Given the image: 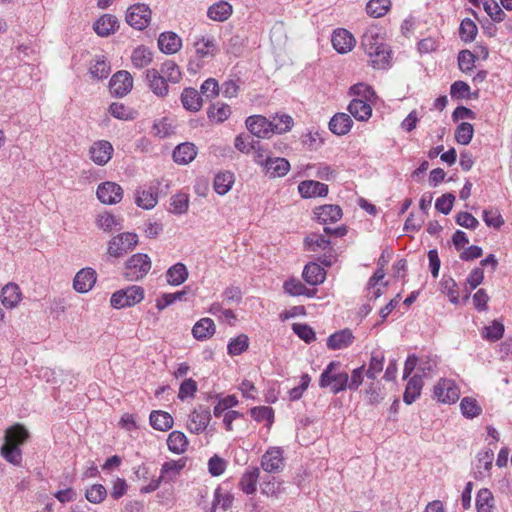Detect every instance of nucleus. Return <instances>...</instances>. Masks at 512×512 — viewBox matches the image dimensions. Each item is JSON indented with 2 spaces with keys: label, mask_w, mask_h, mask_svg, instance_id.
I'll use <instances>...</instances> for the list:
<instances>
[{
  "label": "nucleus",
  "mask_w": 512,
  "mask_h": 512,
  "mask_svg": "<svg viewBox=\"0 0 512 512\" xmlns=\"http://www.w3.org/2000/svg\"><path fill=\"white\" fill-rule=\"evenodd\" d=\"M113 151V146L109 141L98 140L91 145L89 155L95 164L103 166L111 159Z\"/></svg>",
  "instance_id": "dca6fc26"
},
{
  "label": "nucleus",
  "mask_w": 512,
  "mask_h": 512,
  "mask_svg": "<svg viewBox=\"0 0 512 512\" xmlns=\"http://www.w3.org/2000/svg\"><path fill=\"white\" fill-rule=\"evenodd\" d=\"M260 488L262 494L271 497H278L284 491L282 482L277 481L275 477L271 476L263 479Z\"/></svg>",
  "instance_id": "de8ad7c7"
},
{
  "label": "nucleus",
  "mask_w": 512,
  "mask_h": 512,
  "mask_svg": "<svg viewBox=\"0 0 512 512\" xmlns=\"http://www.w3.org/2000/svg\"><path fill=\"white\" fill-rule=\"evenodd\" d=\"M138 243V237L134 233L125 232L118 234L108 242V254L119 258L132 250Z\"/></svg>",
  "instance_id": "0eeeda50"
},
{
  "label": "nucleus",
  "mask_w": 512,
  "mask_h": 512,
  "mask_svg": "<svg viewBox=\"0 0 512 512\" xmlns=\"http://www.w3.org/2000/svg\"><path fill=\"white\" fill-rule=\"evenodd\" d=\"M390 5V0H370L366 5V12L374 18H379L387 13Z\"/></svg>",
  "instance_id": "5fc2aeb1"
},
{
  "label": "nucleus",
  "mask_w": 512,
  "mask_h": 512,
  "mask_svg": "<svg viewBox=\"0 0 512 512\" xmlns=\"http://www.w3.org/2000/svg\"><path fill=\"white\" fill-rule=\"evenodd\" d=\"M185 466L186 460L183 458L164 462L160 469V480L166 483L174 481Z\"/></svg>",
  "instance_id": "6ab92c4d"
},
{
  "label": "nucleus",
  "mask_w": 512,
  "mask_h": 512,
  "mask_svg": "<svg viewBox=\"0 0 512 512\" xmlns=\"http://www.w3.org/2000/svg\"><path fill=\"white\" fill-rule=\"evenodd\" d=\"M160 74L171 83H178L181 80V71L178 65L171 60L164 62L160 69Z\"/></svg>",
  "instance_id": "603ef678"
},
{
  "label": "nucleus",
  "mask_w": 512,
  "mask_h": 512,
  "mask_svg": "<svg viewBox=\"0 0 512 512\" xmlns=\"http://www.w3.org/2000/svg\"><path fill=\"white\" fill-rule=\"evenodd\" d=\"M151 426L158 431H167L173 426V417L165 411H152L149 417Z\"/></svg>",
  "instance_id": "72a5a7b5"
},
{
  "label": "nucleus",
  "mask_w": 512,
  "mask_h": 512,
  "mask_svg": "<svg viewBox=\"0 0 512 512\" xmlns=\"http://www.w3.org/2000/svg\"><path fill=\"white\" fill-rule=\"evenodd\" d=\"M304 245L306 250L315 252L319 249H327L330 241L324 235L312 233L305 238Z\"/></svg>",
  "instance_id": "09e8293b"
},
{
  "label": "nucleus",
  "mask_w": 512,
  "mask_h": 512,
  "mask_svg": "<svg viewBox=\"0 0 512 512\" xmlns=\"http://www.w3.org/2000/svg\"><path fill=\"white\" fill-rule=\"evenodd\" d=\"M146 80L149 84L152 92L160 97H164L167 95L169 88L167 85V80L160 74L157 69H148L146 71Z\"/></svg>",
  "instance_id": "aec40b11"
},
{
  "label": "nucleus",
  "mask_w": 512,
  "mask_h": 512,
  "mask_svg": "<svg viewBox=\"0 0 512 512\" xmlns=\"http://www.w3.org/2000/svg\"><path fill=\"white\" fill-rule=\"evenodd\" d=\"M150 20L151 10L145 4H134L127 10L126 21L135 29L142 30L146 28Z\"/></svg>",
  "instance_id": "1a4fd4ad"
},
{
  "label": "nucleus",
  "mask_w": 512,
  "mask_h": 512,
  "mask_svg": "<svg viewBox=\"0 0 512 512\" xmlns=\"http://www.w3.org/2000/svg\"><path fill=\"white\" fill-rule=\"evenodd\" d=\"M107 490L102 484H94L85 492V498L93 504H99L105 500Z\"/></svg>",
  "instance_id": "680f3d73"
},
{
  "label": "nucleus",
  "mask_w": 512,
  "mask_h": 512,
  "mask_svg": "<svg viewBox=\"0 0 512 512\" xmlns=\"http://www.w3.org/2000/svg\"><path fill=\"white\" fill-rule=\"evenodd\" d=\"M189 207V198L185 193H178L170 199V211L174 214H184Z\"/></svg>",
  "instance_id": "bf43d9fd"
},
{
  "label": "nucleus",
  "mask_w": 512,
  "mask_h": 512,
  "mask_svg": "<svg viewBox=\"0 0 512 512\" xmlns=\"http://www.w3.org/2000/svg\"><path fill=\"white\" fill-rule=\"evenodd\" d=\"M153 60L152 51L145 47L139 46L135 48L131 55V61L135 68L142 69L147 67Z\"/></svg>",
  "instance_id": "ea45409f"
},
{
  "label": "nucleus",
  "mask_w": 512,
  "mask_h": 512,
  "mask_svg": "<svg viewBox=\"0 0 512 512\" xmlns=\"http://www.w3.org/2000/svg\"><path fill=\"white\" fill-rule=\"evenodd\" d=\"M333 48L340 54L350 52L356 45V39L351 32L346 29H336L331 37Z\"/></svg>",
  "instance_id": "2eb2a0df"
},
{
  "label": "nucleus",
  "mask_w": 512,
  "mask_h": 512,
  "mask_svg": "<svg viewBox=\"0 0 512 512\" xmlns=\"http://www.w3.org/2000/svg\"><path fill=\"white\" fill-rule=\"evenodd\" d=\"M385 357L383 352L377 350L371 353L368 369H365V375L370 380H375L382 372L384 367Z\"/></svg>",
  "instance_id": "4c0bfd02"
},
{
  "label": "nucleus",
  "mask_w": 512,
  "mask_h": 512,
  "mask_svg": "<svg viewBox=\"0 0 512 512\" xmlns=\"http://www.w3.org/2000/svg\"><path fill=\"white\" fill-rule=\"evenodd\" d=\"M360 98L353 99L348 105L350 114L359 121H367L372 115V104Z\"/></svg>",
  "instance_id": "393cba45"
},
{
  "label": "nucleus",
  "mask_w": 512,
  "mask_h": 512,
  "mask_svg": "<svg viewBox=\"0 0 512 512\" xmlns=\"http://www.w3.org/2000/svg\"><path fill=\"white\" fill-rule=\"evenodd\" d=\"M474 134L473 125L468 122H462L455 131V140L461 145H468Z\"/></svg>",
  "instance_id": "4d7b16f0"
},
{
  "label": "nucleus",
  "mask_w": 512,
  "mask_h": 512,
  "mask_svg": "<svg viewBox=\"0 0 512 512\" xmlns=\"http://www.w3.org/2000/svg\"><path fill=\"white\" fill-rule=\"evenodd\" d=\"M434 398L444 404L455 403L460 396L459 388L451 379H440L433 389Z\"/></svg>",
  "instance_id": "6e6552de"
},
{
  "label": "nucleus",
  "mask_w": 512,
  "mask_h": 512,
  "mask_svg": "<svg viewBox=\"0 0 512 512\" xmlns=\"http://www.w3.org/2000/svg\"><path fill=\"white\" fill-rule=\"evenodd\" d=\"M188 270L186 266L178 262L172 265L166 272L167 283L172 286H179L184 283L188 278Z\"/></svg>",
  "instance_id": "f704fd0d"
},
{
  "label": "nucleus",
  "mask_w": 512,
  "mask_h": 512,
  "mask_svg": "<svg viewBox=\"0 0 512 512\" xmlns=\"http://www.w3.org/2000/svg\"><path fill=\"white\" fill-rule=\"evenodd\" d=\"M197 155L196 146L193 143L179 144L173 151V159L178 164H188L195 159Z\"/></svg>",
  "instance_id": "cd10ccee"
},
{
  "label": "nucleus",
  "mask_w": 512,
  "mask_h": 512,
  "mask_svg": "<svg viewBox=\"0 0 512 512\" xmlns=\"http://www.w3.org/2000/svg\"><path fill=\"white\" fill-rule=\"evenodd\" d=\"M181 102L189 111H199L202 106V98L194 88H185L181 94Z\"/></svg>",
  "instance_id": "e433bc0d"
},
{
  "label": "nucleus",
  "mask_w": 512,
  "mask_h": 512,
  "mask_svg": "<svg viewBox=\"0 0 512 512\" xmlns=\"http://www.w3.org/2000/svg\"><path fill=\"white\" fill-rule=\"evenodd\" d=\"M355 337L348 328L333 333L327 339V347L331 350H341L349 347Z\"/></svg>",
  "instance_id": "4be33fe9"
},
{
  "label": "nucleus",
  "mask_w": 512,
  "mask_h": 512,
  "mask_svg": "<svg viewBox=\"0 0 512 512\" xmlns=\"http://www.w3.org/2000/svg\"><path fill=\"white\" fill-rule=\"evenodd\" d=\"M350 92L357 96V98L363 99L364 101L374 102L376 94L373 89L364 83H358L350 88Z\"/></svg>",
  "instance_id": "0e129e2a"
},
{
  "label": "nucleus",
  "mask_w": 512,
  "mask_h": 512,
  "mask_svg": "<svg viewBox=\"0 0 512 512\" xmlns=\"http://www.w3.org/2000/svg\"><path fill=\"white\" fill-rule=\"evenodd\" d=\"M325 271L317 263H309L304 267L303 278L310 285L321 284L325 280Z\"/></svg>",
  "instance_id": "c9c22d12"
},
{
  "label": "nucleus",
  "mask_w": 512,
  "mask_h": 512,
  "mask_svg": "<svg viewBox=\"0 0 512 512\" xmlns=\"http://www.w3.org/2000/svg\"><path fill=\"white\" fill-rule=\"evenodd\" d=\"M263 170L271 178L283 177L289 172L290 163L282 157H271Z\"/></svg>",
  "instance_id": "b1692460"
},
{
  "label": "nucleus",
  "mask_w": 512,
  "mask_h": 512,
  "mask_svg": "<svg viewBox=\"0 0 512 512\" xmlns=\"http://www.w3.org/2000/svg\"><path fill=\"white\" fill-rule=\"evenodd\" d=\"M96 194L101 203L113 205L122 200L123 189L115 182L106 181L98 186Z\"/></svg>",
  "instance_id": "f8f14e48"
},
{
  "label": "nucleus",
  "mask_w": 512,
  "mask_h": 512,
  "mask_svg": "<svg viewBox=\"0 0 512 512\" xmlns=\"http://www.w3.org/2000/svg\"><path fill=\"white\" fill-rule=\"evenodd\" d=\"M151 269V259L147 254L137 253L126 262L124 276L128 281H138Z\"/></svg>",
  "instance_id": "423d86ee"
},
{
  "label": "nucleus",
  "mask_w": 512,
  "mask_h": 512,
  "mask_svg": "<svg viewBox=\"0 0 512 512\" xmlns=\"http://www.w3.org/2000/svg\"><path fill=\"white\" fill-rule=\"evenodd\" d=\"M504 325L501 322L493 321L491 325L483 329L482 337L489 341H497L502 338Z\"/></svg>",
  "instance_id": "338daca9"
},
{
  "label": "nucleus",
  "mask_w": 512,
  "mask_h": 512,
  "mask_svg": "<svg viewBox=\"0 0 512 512\" xmlns=\"http://www.w3.org/2000/svg\"><path fill=\"white\" fill-rule=\"evenodd\" d=\"M89 73L92 78L102 80L108 77L110 73V65L107 63L104 56H97L94 63L89 68Z\"/></svg>",
  "instance_id": "c03bdc74"
},
{
  "label": "nucleus",
  "mask_w": 512,
  "mask_h": 512,
  "mask_svg": "<svg viewBox=\"0 0 512 512\" xmlns=\"http://www.w3.org/2000/svg\"><path fill=\"white\" fill-rule=\"evenodd\" d=\"M233 496L229 493H222L220 488L215 490L214 500L212 504V508L210 512H216L217 509H221L222 511H227L232 507L233 504Z\"/></svg>",
  "instance_id": "864d4df0"
},
{
  "label": "nucleus",
  "mask_w": 512,
  "mask_h": 512,
  "mask_svg": "<svg viewBox=\"0 0 512 512\" xmlns=\"http://www.w3.org/2000/svg\"><path fill=\"white\" fill-rule=\"evenodd\" d=\"M188 40L191 47L186 49L188 54L187 71L195 75L218 55L220 49L216 38L212 35L196 34Z\"/></svg>",
  "instance_id": "f257e3e1"
},
{
  "label": "nucleus",
  "mask_w": 512,
  "mask_h": 512,
  "mask_svg": "<svg viewBox=\"0 0 512 512\" xmlns=\"http://www.w3.org/2000/svg\"><path fill=\"white\" fill-rule=\"evenodd\" d=\"M232 14V6L226 1H220L211 5L207 11V15L214 21H225Z\"/></svg>",
  "instance_id": "58836bf2"
},
{
  "label": "nucleus",
  "mask_w": 512,
  "mask_h": 512,
  "mask_svg": "<svg viewBox=\"0 0 512 512\" xmlns=\"http://www.w3.org/2000/svg\"><path fill=\"white\" fill-rule=\"evenodd\" d=\"M215 330L216 327L212 319L202 318L194 324L192 334L197 340H206L214 335Z\"/></svg>",
  "instance_id": "473e14b6"
},
{
  "label": "nucleus",
  "mask_w": 512,
  "mask_h": 512,
  "mask_svg": "<svg viewBox=\"0 0 512 512\" xmlns=\"http://www.w3.org/2000/svg\"><path fill=\"white\" fill-rule=\"evenodd\" d=\"M483 8L490 18L495 22L504 20L506 14L495 0H483Z\"/></svg>",
  "instance_id": "e2e57ef3"
},
{
  "label": "nucleus",
  "mask_w": 512,
  "mask_h": 512,
  "mask_svg": "<svg viewBox=\"0 0 512 512\" xmlns=\"http://www.w3.org/2000/svg\"><path fill=\"white\" fill-rule=\"evenodd\" d=\"M315 215L322 224L335 223L342 218V209L338 205H323L315 209Z\"/></svg>",
  "instance_id": "a878e982"
},
{
  "label": "nucleus",
  "mask_w": 512,
  "mask_h": 512,
  "mask_svg": "<svg viewBox=\"0 0 512 512\" xmlns=\"http://www.w3.org/2000/svg\"><path fill=\"white\" fill-rule=\"evenodd\" d=\"M339 361H331L320 375L319 386L330 387L333 394H338L348 387L349 375L342 371Z\"/></svg>",
  "instance_id": "20e7f679"
},
{
  "label": "nucleus",
  "mask_w": 512,
  "mask_h": 512,
  "mask_svg": "<svg viewBox=\"0 0 512 512\" xmlns=\"http://www.w3.org/2000/svg\"><path fill=\"white\" fill-rule=\"evenodd\" d=\"M96 282V273L92 268H84L76 273L73 287L79 293H86L92 289Z\"/></svg>",
  "instance_id": "a211bd4d"
},
{
  "label": "nucleus",
  "mask_w": 512,
  "mask_h": 512,
  "mask_svg": "<svg viewBox=\"0 0 512 512\" xmlns=\"http://www.w3.org/2000/svg\"><path fill=\"white\" fill-rule=\"evenodd\" d=\"M144 299V289L141 286L132 285L114 292L110 299L113 308L121 309L131 307Z\"/></svg>",
  "instance_id": "39448f33"
},
{
  "label": "nucleus",
  "mask_w": 512,
  "mask_h": 512,
  "mask_svg": "<svg viewBox=\"0 0 512 512\" xmlns=\"http://www.w3.org/2000/svg\"><path fill=\"white\" fill-rule=\"evenodd\" d=\"M122 219L109 212H103L97 215L95 224L104 232H112L122 229Z\"/></svg>",
  "instance_id": "7c9ffc66"
},
{
  "label": "nucleus",
  "mask_w": 512,
  "mask_h": 512,
  "mask_svg": "<svg viewBox=\"0 0 512 512\" xmlns=\"http://www.w3.org/2000/svg\"><path fill=\"white\" fill-rule=\"evenodd\" d=\"M352 125L353 121L348 114L337 113L331 118L329 129L336 135H345L351 130Z\"/></svg>",
  "instance_id": "c85d7f7f"
},
{
  "label": "nucleus",
  "mask_w": 512,
  "mask_h": 512,
  "mask_svg": "<svg viewBox=\"0 0 512 512\" xmlns=\"http://www.w3.org/2000/svg\"><path fill=\"white\" fill-rule=\"evenodd\" d=\"M460 409L464 417L472 419L482 413V408L477 400L472 397H464L460 403Z\"/></svg>",
  "instance_id": "3c124183"
},
{
  "label": "nucleus",
  "mask_w": 512,
  "mask_h": 512,
  "mask_svg": "<svg viewBox=\"0 0 512 512\" xmlns=\"http://www.w3.org/2000/svg\"><path fill=\"white\" fill-rule=\"evenodd\" d=\"M459 34L463 41L471 42L477 35V26L471 19L462 20L459 28Z\"/></svg>",
  "instance_id": "69168bd1"
},
{
  "label": "nucleus",
  "mask_w": 512,
  "mask_h": 512,
  "mask_svg": "<svg viewBox=\"0 0 512 512\" xmlns=\"http://www.w3.org/2000/svg\"><path fill=\"white\" fill-rule=\"evenodd\" d=\"M158 201L157 194L150 190L137 191L135 202L136 204L144 209H152Z\"/></svg>",
  "instance_id": "13d9d810"
},
{
  "label": "nucleus",
  "mask_w": 512,
  "mask_h": 512,
  "mask_svg": "<svg viewBox=\"0 0 512 512\" xmlns=\"http://www.w3.org/2000/svg\"><path fill=\"white\" fill-rule=\"evenodd\" d=\"M158 47L165 54H175L182 47V39L174 32H164L158 38Z\"/></svg>",
  "instance_id": "5701e85b"
},
{
  "label": "nucleus",
  "mask_w": 512,
  "mask_h": 512,
  "mask_svg": "<svg viewBox=\"0 0 512 512\" xmlns=\"http://www.w3.org/2000/svg\"><path fill=\"white\" fill-rule=\"evenodd\" d=\"M298 191L303 198L323 197L328 194V186L318 181L306 180L298 185Z\"/></svg>",
  "instance_id": "412c9836"
},
{
  "label": "nucleus",
  "mask_w": 512,
  "mask_h": 512,
  "mask_svg": "<svg viewBox=\"0 0 512 512\" xmlns=\"http://www.w3.org/2000/svg\"><path fill=\"white\" fill-rule=\"evenodd\" d=\"M494 502V496L489 489H480L476 496L477 512H493Z\"/></svg>",
  "instance_id": "37998d69"
},
{
  "label": "nucleus",
  "mask_w": 512,
  "mask_h": 512,
  "mask_svg": "<svg viewBox=\"0 0 512 512\" xmlns=\"http://www.w3.org/2000/svg\"><path fill=\"white\" fill-rule=\"evenodd\" d=\"M28 437V431L21 425L6 430L5 444L1 448L2 456L13 465H20L22 453L19 448Z\"/></svg>",
  "instance_id": "7ed1b4c3"
},
{
  "label": "nucleus",
  "mask_w": 512,
  "mask_h": 512,
  "mask_svg": "<svg viewBox=\"0 0 512 512\" xmlns=\"http://www.w3.org/2000/svg\"><path fill=\"white\" fill-rule=\"evenodd\" d=\"M247 129L258 138H268L274 133L270 120L262 115H252L246 119Z\"/></svg>",
  "instance_id": "4468645a"
},
{
  "label": "nucleus",
  "mask_w": 512,
  "mask_h": 512,
  "mask_svg": "<svg viewBox=\"0 0 512 512\" xmlns=\"http://www.w3.org/2000/svg\"><path fill=\"white\" fill-rule=\"evenodd\" d=\"M93 28L99 36H109L118 28L117 18L110 14H105L94 23Z\"/></svg>",
  "instance_id": "c756f323"
},
{
  "label": "nucleus",
  "mask_w": 512,
  "mask_h": 512,
  "mask_svg": "<svg viewBox=\"0 0 512 512\" xmlns=\"http://www.w3.org/2000/svg\"><path fill=\"white\" fill-rule=\"evenodd\" d=\"M231 114L229 105L221 102L213 104L208 110V117L210 120L221 123L228 119Z\"/></svg>",
  "instance_id": "8fccbe9b"
},
{
  "label": "nucleus",
  "mask_w": 512,
  "mask_h": 512,
  "mask_svg": "<svg viewBox=\"0 0 512 512\" xmlns=\"http://www.w3.org/2000/svg\"><path fill=\"white\" fill-rule=\"evenodd\" d=\"M210 420V410L207 407L200 405L190 413L187 422V429L193 434H200L208 427Z\"/></svg>",
  "instance_id": "9d476101"
},
{
  "label": "nucleus",
  "mask_w": 512,
  "mask_h": 512,
  "mask_svg": "<svg viewBox=\"0 0 512 512\" xmlns=\"http://www.w3.org/2000/svg\"><path fill=\"white\" fill-rule=\"evenodd\" d=\"M261 467L268 473H279L284 468L283 449L270 447L261 457Z\"/></svg>",
  "instance_id": "9b49d317"
},
{
  "label": "nucleus",
  "mask_w": 512,
  "mask_h": 512,
  "mask_svg": "<svg viewBox=\"0 0 512 512\" xmlns=\"http://www.w3.org/2000/svg\"><path fill=\"white\" fill-rule=\"evenodd\" d=\"M249 347V339L245 334H241L228 343V353L232 356H237L246 351Z\"/></svg>",
  "instance_id": "052dcab7"
},
{
  "label": "nucleus",
  "mask_w": 512,
  "mask_h": 512,
  "mask_svg": "<svg viewBox=\"0 0 512 512\" xmlns=\"http://www.w3.org/2000/svg\"><path fill=\"white\" fill-rule=\"evenodd\" d=\"M259 476L260 470L258 467H248L240 479V489L248 495L254 494L257 490Z\"/></svg>",
  "instance_id": "bb28decb"
},
{
  "label": "nucleus",
  "mask_w": 512,
  "mask_h": 512,
  "mask_svg": "<svg viewBox=\"0 0 512 512\" xmlns=\"http://www.w3.org/2000/svg\"><path fill=\"white\" fill-rule=\"evenodd\" d=\"M477 462L475 465V479L481 480L490 475L493 465L494 451L493 449H485L477 454Z\"/></svg>",
  "instance_id": "f3484780"
},
{
  "label": "nucleus",
  "mask_w": 512,
  "mask_h": 512,
  "mask_svg": "<svg viewBox=\"0 0 512 512\" xmlns=\"http://www.w3.org/2000/svg\"><path fill=\"white\" fill-rule=\"evenodd\" d=\"M270 123L274 133L282 134L290 131L294 122L290 115L283 113L274 115L271 118Z\"/></svg>",
  "instance_id": "a18cd8bd"
},
{
  "label": "nucleus",
  "mask_w": 512,
  "mask_h": 512,
  "mask_svg": "<svg viewBox=\"0 0 512 512\" xmlns=\"http://www.w3.org/2000/svg\"><path fill=\"white\" fill-rule=\"evenodd\" d=\"M423 382L421 377L415 375L407 383L403 395V401L406 404H412L419 396L422 390Z\"/></svg>",
  "instance_id": "79ce46f5"
},
{
  "label": "nucleus",
  "mask_w": 512,
  "mask_h": 512,
  "mask_svg": "<svg viewBox=\"0 0 512 512\" xmlns=\"http://www.w3.org/2000/svg\"><path fill=\"white\" fill-rule=\"evenodd\" d=\"M109 87L112 94L123 97L131 91L133 78L128 71H118L111 77Z\"/></svg>",
  "instance_id": "ddd939ff"
},
{
  "label": "nucleus",
  "mask_w": 512,
  "mask_h": 512,
  "mask_svg": "<svg viewBox=\"0 0 512 512\" xmlns=\"http://www.w3.org/2000/svg\"><path fill=\"white\" fill-rule=\"evenodd\" d=\"M167 445L173 453L181 454L187 450L188 439L183 432L173 431L168 436Z\"/></svg>",
  "instance_id": "a19ab883"
},
{
  "label": "nucleus",
  "mask_w": 512,
  "mask_h": 512,
  "mask_svg": "<svg viewBox=\"0 0 512 512\" xmlns=\"http://www.w3.org/2000/svg\"><path fill=\"white\" fill-rule=\"evenodd\" d=\"M234 183V176L230 172L218 173L214 178V189L219 195H225Z\"/></svg>",
  "instance_id": "49530a36"
},
{
  "label": "nucleus",
  "mask_w": 512,
  "mask_h": 512,
  "mask_svg": "<svg viewBox=\"0 0 512 512\" xmlns=\"http://www.w3.org/2000/svg\"><path fill=\"white\" fill-rule=\"evenodd\" d=\"M0 296L2 304L12 309L16 307L21 300L20 288L14 283H8L2 288Z\"/></svg>",
  "instance_id": "2f4dec72"
},
{
  "label": "nucleus",
  "mask_w": 512,
  "mask_h": 512,
  "mask_svg": "<svg viewBox=\"0 0 512 512\" xmlns=\"http://www.w3.org/2000/svg\"><path fill=\"white\" fill-rule=\"evenodd\" d=\"M109 113L119 120H133L136 117V112L133 109L126 107L122 103L114 102L109 106Z\"/></svg>",
  "instance_id": "6e6d98bb"
},
{
  "label": "nucleus",
  "mask_w": 512,
  "mask_h": 512,
  "mask_svg": "<svg viewBox=\"0 0 512 512\" xmlns=\"http://www.w3.org/2000/svg\"><path fill=\"white\" fill-rule=\"evenodd\" d=\"M360 46L369 57L373 68L385 69L388 66L390 53L377 27L372 26L365 31Z\"/></svg>",
  "instance_id": "f03ea898"
},
{
  "label": "nucleus",
  "mask_w": 512,
  "mask_h": 512,
  "mask_svg": "<svg viewBox=\"0 0 512 512\" xmlns=\"http://www.w3.org/2000/svg\"><path fill=\"white\" fill-rule=\"evenodd\" d=\"M365 393L368 398V403L371 405L379 404L384 399L383 389L378 382L369 383Z\"/></svg>",
  "instance_id": "774afa93"
}]
</instances>
